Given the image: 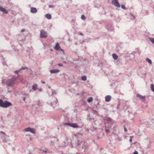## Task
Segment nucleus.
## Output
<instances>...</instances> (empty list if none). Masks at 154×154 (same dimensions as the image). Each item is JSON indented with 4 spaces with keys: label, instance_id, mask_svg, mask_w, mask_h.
<instances>
[{
    "label": "nucleus",
    "instance_id": "nucleus-1",
    "mask_svg": "<svg viewBox=\"0 0 154 154\" xmlns=\"http://www.w3.org/2000/svg\"><path fill=\"white\" fill-rule=\"evenodd\" d=\"M17 77H14L11 79L7 80L6 82V84L9 86H11L14 85L15 83Z\"/></svg>",
    "mask_w": 154,
    "mask_h": 154
},
{
    "label": "nucleus",
    "instance_id": "nucleus-2",
    "mask_svg": "<svg viewBox=\"0 0 154 154\" xmlns=\"http://www.w3.org/2000/svg\"><path fill=\"white\" fill-rule=\"evenodd\" d=\"M12 105L11 103L5 101L3 102L2 99L0 100V106L4 108H7Z\"/></svg>",
    "mask_w": 154,
    "mask_h": 154
},
{
    "label": "nucleus",
    "instance_id": "nucleus-3",
    "mask_svg": "<svg viewBox=\"0 0 154 154\" xmlns=\"http://www.w3.org/2000/svg\"><path fill=\"white\" fill-rule=\"evenodd\" d=\"M47 32L44 30H42L40 31V37L41 38H45L47 36Z\"/></svg>",
    "mask_w": 154,
    "mask_h": 154
},
{
    "label": "nucleus",
    "instance_id": "nucleus-4",
    "mask_svg": "<svg viewBox=\"0 0 154 154\" xmlns=\"http://www.w3.org/2000/svg\"><path fill=\"white\" fill-rule=\"evenodd\" d=\"M112 3L115 7L119 8L120 7V5L118 1V0H112Z\"/></svg>",
    "mask_w": 154,
    "mask_h": 154
},
{
    "label": "nucleus",
    "instance_id": "nucleus-5",
    "mask_svg": "<svg viewBox=\"0 0 154 154\" xmlns=\"http://www.w3.org/2000/svg\"><path fill=\"white\" fill-rule=\"evenodd\" d=\"M23 131L26 132H30L33 134L35 133V131L34 130L31 128H25L23 130Z\"/></svg>",
    "mask_w": 154,
    "mask_h": 154
},
{
    "label": "nucleus",
    "instance_id": "nucleus-6",
    "mask_svg": "<svg viewBox=\"0 0 154 154\" xmlns=\"http://www.w3.org/2000/svg\"><path fill=\"white\" fill-rule=\"evenodd\" d=\"M81 145L82 146V148L84 149L85 150L87 149L88 146L87 145V143L86 142H82L81 143Z\"/></svg>",
    "mask_w": 154,
    "mask_h": 154
},
{
    "label": "nucleus",
    "instance_id": "nucleus-7",
    "mask_svg": "<svg viewBox=\"0 0 154 154\" xmlns=\"http://www.w3.org/2000/svg\"><path fill=\"white\" fill-rule=\"evenodd\" d=\"M37 9L34 7H32L31 8L30 11L32 13H35L37 12Z\"/></svg>",
    "mask_w": 154,
    "mask_h": 154
},
{
    "label": "nucleus",
    "instance_id": "nucleus-8",
    "mask_svg": "<svg viewBox=\"0 0 154 154\" xmlns=\"http://www.w3.org/2000/svg\"><path fill=\"white\" fill-rule=\"evenodd\" d=\"M137 97L140 98L141 100L144 101L145 98V96H142L140 94H137Z\"/></svg>",
    "mask_w": 154,
    "mask_h": 154
},
{
    "label": "nucleus",
    "instance_id": "nucleus-9",
    "mask_svg": "<svg viewBox=\"0 0 154 154\" xmlns=\"http://www.w3.org/2000/svg\"><path fill=\"white\" fill-rule=\"evenodd\" d=\"M51 73L53 74V73H55L59 72V70L58 69H54L52 70H51L50 71Z\"/></svg>",
    "mask_w": 154,
    "mask_h": 154
},
{
    "label": "nucleus",
    "instance_id": "nucleus-10",
    "mask_svg": "<svg viewBox=\"0 0 154 154\" xmlns=\"http://www.w3.org/2000/svg\"><path fill=\"white\" fill-rule=\"evenodd\" d=\"M111 98V97L109 95H107L105 97V101L106 102H109Z\"/></svg>",
    "mask_w": 154,
    "mask_h": 154
},
{
    "label": "nucleus",
    "instance_id": "nucleus-11",
    "mask_svg": "<svg viewBox=\"0 0 154 154\" xmlns=\"http://www.w3.org/2000/svg\"><path fill=\"white\" fill-rule=\"evenodd\" d=\"M60 47L59 43H57L54 48V49L56 50H58L60 49Z\"/></svg>",
    "mask_w": 154,
    "mask_h": 154
},
{
    "label": "nucleus",
    "instance_id": "nucleus-12",
    "mask_svg": "<svg viewBox=\"0 0 154 154\" xmlns=\"http://www.w3.org/2000/svg\"><path fill=\"white\" fill-rule=\"evenodd\" d=\"M56 100L55 102H52L51 103V105L54 108L57 105V100Z\"/></svg>",
    "mask_w": 154,
    "mask_h": 154
},
{
    "label": "nucleus",
    "instance_id": "nucleus-13",
    "mask_svg": "<svg viewBox=\"0 0 154 154\" xmlns=\"http://www.w3.org/2000/svg\"><path fill=\"white\" fill-rule=\"evenodd\" d=\"M0 11L5 13L6 14L7 13V11L5 8L1 7H0Z\"/></svg>",
    "mask_w": 154,
    "mask_h": 154
},
{
    "label": "nucleus",
    "instance_id": "nucleus-14",
    "mask_svg": "<svg viewBox=\"0 0 154 154\" xmlns=\"http://www.w3.org/2000/svg\"><path fill=\"white\" fill-rule=\"evenodd\" d=\"M37 85L36 84H35L32 86V89L34 91L36 90L37 88Z\"/></svg>",
    "mask_w": 154,
    "mask_h": 154
},
{
    "label": "nucleus",
    "instance_id": "nucleus-15",
    "mask_svg": "<svg viewBox=\"0 0 154 154\" xmlns=\"http://www.w3.org/2000/svg\"><path fill=\"white\" fill-rule=\"evenodd\" d=\"M45 17L48 19L49 20L51 18V15L49 14H47L45 15Z\"/></svg>",
    "mask_w": 154,
    "mask_h": 154
},
{
    "label": "nucleus",
    "instance_id": "nucleus-16",
    "mask_svg": "<svg viewBox=\"0 0 154 154\" xmlns=\"http://www.w3.org/2000/svg\"><path fill=\"white\" fill-rule=\"evenodd\" d=\"M112 56L113 58L115 60H116V59H117V58H118V56L115 54H112Z\"/></svg>",
    "mask_w": 154,
    "mask_h": 154
},
{
    "label": "nucleus",
    "instance_id": "nucleus-17",
    "mask_svg": "<svg viewBox=\"0 0 154 154\" xmlns=\"http://www.w3.org/2000/svg\"><path fill=\"white\" fill-rule=\"evenodd\" d=\"M71 127H72L73 128H78V126L76 124H75V123H73V124H71Z\"/></svg>",
    "mask_w": 154,
    "mask_h": 154
},
{
    "label": "nucleus",
    "instance_id": "nucleus-18",
    "mask_svg": "<svg viewBox=\"0 0 154 154\" xmlns=\"http://www.w3.org/2000/svg\"><path fill=\"white\" fill-rule=\"evenodd\" d=\"M18 40L19 41V42L20 44H22L24 42V40L23 39H20V38H18Z\"/></svg>",
    "mask_w": 154,
    "mask_h": 154
},
{
    "label": "nucleus",
    "instance_id": "nucleus-19",
    "mask_svg": "<svg viewBox=\"0 0 154 154\" xmlns=\"http://www.w3.org/2000/svg\"><path fill=\"white\" fill-rule=\"evenodd\" d=\"M146 60L150 64L152 63V62L151 60L148 58H146Z\"/></svg>",
    "mask_w": 154,
    "mask_h": 154
},
{
    "label": "nucleus",
    "instance_id": "nucleus-20",
    "mask_svg": "<svg viewBox=\"0 0 154 154\" xmlns=\"http://www.w3.org/2000/svg\"><path fill=\"white\" fill-rule=\"evenodd\" d=\"M93 100V98L92 97H90L88 99L87 101L88 103H90Z\"/></svg>",
    "mask_w": 154,
    "mask_h": 154
},
{
    "label": "nucleus",
    "instance_id": "nucleus-21",
    "mask_svg": "<svg viewBox=\"0 0 154 154\" xmlns=\"http://www.w3.org/2000/svg\"><path fill=\"white\" fill-rule=\"evenodd\" d=\"M149 40L153 44H154V38H151V37H149Z\"/></svg>",
    "mask_w": 154,
    "mask_h": 154
},
{
    "label": "nucleus",
    "instance_id": "nucleus-22",
    "mask_svg": "<svg viewBox=\"0 0 154 154\" xmlns=\"http://www.w3.org/2000/svg\"><path fill=\"white\" fill-rule=\"evenodd\" d=\"M151 90L154 92V85L153 84H151Z\"/></svg>",
    "mask_w": 154,
    "mask_h": 154
},
{
    "label": "nucleus",
    "instance_id": "nucleus-23",
    "mask_svg": "<svg viewBox=\"0 0 154 154\" xmlns=\"http://www.w3.org/2000/svg\"><path fill=\"white\" fill-rule=\"evenodd\" d=\"M81 79L82 80L85 81L87 79L86 76H83L82 77Z\"/></svg>",
    "mask_w": 154,
    "mask_h": 154
},
{
    "label": "nucleus",
    "instance_id": "nucleus-24",
    "mask_svg": "<svg viewBox=\"0 0 154 154\" xmlns=\"http://www.w3.org/2000/svg\"><path fill=\"white\" fill-rule=\"evenodd\" d=\"M27 68L26 67H21L19 69V71H21L23 70H24L26 69H27Z\"/></svg>",
    "mask_w": 154,
    "mask_h": 154
},
{
    "label": "nucleus",
    "instance_id": "nucleus-25",
    "mask_svg": "<svg viewBox=\"0 0 154 154\" xmlns=\"http://www.w3.org/2000/svg\"><path fill=\"white\" fill-rule=\"evenodd\" d=\"M122 8L124 10H127V9L125 7V5H122L121 6Z\"/></svg>",
    "mask_w": 154,
    "mask_h": 154
},
{
    "label": "nucleus",
    "instance_id": "nucleus-26",
    "mask_svg": "<svg viewBox=\"0 0 154 154\" xmlns=\"http://www.w3.org/2000/svg\"><path fill=\"white\" fill-rule=\"evenodd\" d=\"M65 125H68L69 127H71V124L69 123H67L64 124Z\"/></svg>",
    "mask_w": 154,
    "mask_h": 154
},
{
    "label": "nucleus",
    "instance_id": "nucleus-27",
    "mask_svg": "<svg viewBox=\"0 0 154 154\" xmlns=\"http://www.w3.org/2000/svg\"><path fill=\"white\" fill-rule=\"evenodd\" d=\"M81 19L83 20H85V17L84 15H82L81 17Z\"/></svg>",
    "mask_w": 154,
    "mask_h": 154
},
{
    "label": "nucleus",
    "instance_id": "nucleus-28",
    "mask_svg": "<svg viewBox=\"0 0 154 154\" xmlns=\"http://www.w3.org/2000/svg\"><path fill=\"white\" fill-rule=\"evenodd\" d=\"M111 126H112V124H109V125H108V126L107 127L106 126V128L107 127L108 128H109L111 127Z\"/></svg>",
    "mask_w": 154,
    "mask_h": 154
},
{
    "label": "nucleus",
    "instance_id": "nucleus-29",
    "mask_svg": "<svg viewBox=\"0 0 154 154\" xmlns=\"http://www.w3.org/2000/svg\"><path fill=\"white\" fill-rule=\"evenodd\" d=\"M133 137L132 136H131L130 137V139L129 140V141L131 142H132V138H133Z\"/></svg>",
    "mask_w": 154,
    "mask_h": 154
},
{
    "label": "nucleus",
    "instance_id": "nucleus-30",
    "mask_svg": "<svg viewBox=\"0 0 154 154\" xmlns=\"http://www.w3.org/2000/svg\"><path fill=\"white\" fill-rule=\"evenodd\" d=\"M109 131V129L106 128L105 130V131L106 133H108Z\"/></svg>",
    "mask_w": 154,
    "mask_h": 154
},
{
    "label": "nucleus",
    "instance_id": "nucleus-31",
    "mask_svg": "<svg viewBox=\"0 0 154 154\" xmlns=\"http://www.w3.org/2000/svg\"><path fill=\"white\" fill-rule=\"evenodd\" d=\"M130 15L131 16H132L133 17V19H134L135 18V16H134V15H132L131 14H130Z\"/></svg>",
    "mask_w": 154,
    "mask_h": 154
},
{
    "label": "nucleus",
    "instance_id": "nucleus-32",
    "mask_svg": "<svg viewBox=\"0 0 154 154\" xmlns=\"http://www.w3.org/2000/svg\"><path fill=\"white\" fill-rule=\"evenodd\" d=\"M133 154H138V153L137 151H135V152H134Z\"/></svg>",
    "mask_w": 154,
    "mask_h": 154
},
{
    "label": "nucleus",
    "instance_id": "nucleus-33",
    "mask_svg": "<svg viewBox=\"0 0 154 154\" xmlns=\"http://www.w3.org/2000/svg\"><path fill=\"white\" fill-rule=\"evenodd\" d=\"M19 71H19V70H16V71H15V73H18V72H19Z\"/></svg>",
    "mask_w": 154,
    "mask_h": 154
},
{
    "label": "nucleus",
    "instance_id": "nucleus-34",
    "mask_svg": "<svg viewBox=\"0 0 154 154\" xmlns=\"http://www.w3.org/2000/svg\"><path fill=\"white\" fill-rule=\"evenodd\" d=\"M25 31V29H22L21 30V32H24Z\"/></svg>",
    "mask_w": 154,
    "mask_h": 154
},
{
    "label": "nucleus",
    "instance_id": "nucleus-35",
    "mask_svg": "<svg viewBox=\"0 0 154 154\" xmlns=\"http://www.w3.org/2000/svg\"><path fill=\"white\" fill-rule=\"evenodd\" d=\"M52 93L53 95H54V93L55 94V92L53 91H52Z\"/></svg>",
    "mask_w": 154,
    "mask_h": 154
},
{
    "label": "nucleus",
    "instance_id": "nucleus-36",
    "mask_svg": "<svg viewBox=\"0 0 154 154\" xmlns=\"http://www.w3.org/2000/svg\"><path fill=\"white\" fill-rule=\"evenodd\" d=\"M38 90L40 91L41 92L42 91V89L41 88L38 89Z\"/></svg>",
    "mask_w": 154,
    "mask_h": 154
},
{
    "label": "nucleus",
    "instance_id": "nucleus-37",
    "mask_svg": "<svg viewBox=\"0 0 154 154\" xmlns=\"http://www.w3.org/2000/svg\"><path fill=\"white\" fill-rule=\"evenodd\" d=\"M124 130H125V132H127V129L126 128H124Z\"/></svg>",
    "mask_w": 154,
    "mask_h": 154
},
{
    "label": "nucleus",
    "instance_id": "nucleus-38",
    "mask_svg": "<svg viewBox=\"0 0 154 154\" xmlns=\"http://www.w3.org/2000/svg\"><path fill=\"white\" fill-rule=\"evenodd\" d=\"M41 82L43 83V84H45V82H44V81H41Z\"/></svg>",
    "mask_w": 154,
    "mask_h": 154
},
{
    "label": "nucleus",
    "instance_id": "nucleus-39",
    "mask_svg": "<svg viewBox=\"0 0 154 154\" xmlns=\"http://www.w3.org/2000/svg\"><path fill=\"white\" fill-rule=\"evenodd\" d=\"M60 50L61 51H62L63 52H64V50L63 49H60Z\"/></svg>",
    "mask_w": 154,
    "mask_h": 154
},
{
    "label": "nucleus",
    "instance_id": "nucleus-40",
    "mask_svg": "<svg viewBox=\"0 0 154 154\" xmlns=\"http://www.w3.org/2000/svg\"><path fill=\"white\" fill-rule=\"evenodd\" d=\"M26 98L25 97H24L23 98V100L24 101H25V100Z\"/></svg>",
    "mask_w": 154,
    "mask_h": 154
},
{
    "label": "nucleus",
    "instance_id": "nucleus-41",
    "mask_svg": "<svg viewBox=\"0 0 154 154\" xmlns=\"http://www.w3.org/2000/svg\"><path fill=\"white\" fill-rule=\"evenodd\" d=\"M1 133H3V134H5V132H3V131H1Z\"/></svg>",
    "mask_w": 154,
    "mask_h": 154
},
{
    "label": "nucleus",
    "instance_id": "nucleus-42",
    "mask_svg": "<svg viewBox=\"0 0 154 154\" xmlns=\"http://www.w3.org/2000/svg\"><path fill=\"white\" fill-rule=\"evenodd\" d=\"M58 66H62V65L61 64H58Z\"/></svg>",
    "mask_w": 154,
    "mask_h": 154
},
{
    "label": "nucleus",
    "instance_id": "nucleus-43",
    "mask_svg": "<svg viewBox=\"0 0 154 154\" xmlns=\"http://www.w3.org/2000/svg\"><path fill=\"white\" fill-rule=\"evenodd\" d=\"M43 152H44V153H46V151H45L44 150H43Z\"/></svg>",
    "mask_w": 154,
    "mask_h": 154
},
{
    "label": "nucleus",
    "instance_id": "nucleus-44",
    "mask_svg": "<svg viewBox=\"0 0 154 154\" xmlns=\"http://www.w3.org/2000/svg\"><path fill=\"white\" fill-rule=\"evenodd\" d=\"M107 120H109V121H110L111 120V119L110 118H108V119Z\"/></svg>",
    "mask_w": 154,
    "mask_h": 154
},
{
    "label": "nucleus",
    "instance_id": "nucleus-45",
    "mask_svg": "<svg viewBox=\"0 0 154 154\" xmlns=\"http://www.w3.org/2000/svg\"><path fill=\"white\" fill-rule=\"evenodd\" d=\"M80 35H83V34L82 33H80Z\"/></svg>",
    "mask_w": 154,
    "mask_h": 154
},
{
    "label": "nucleus",
    "instance_id": "nucleus-46",
    "mask_svg": "<svg viewBox=\"0 0 154 154\" xmlns=\"http://www.w3.org/2000/svg\"><path fill=\"white\" fill-rule=\"evenodd\" d=\"M49 8H51V7H52V5H49Z\"/></svg>",
    "mask_w": 154,
    "mask_h": 154
},
{
    "label": "nucleus",
    "instance_id": "nucleus-47",
    "mask_svg": "<svg viewBox=\"0 0 154 154\" xmlns=\"http://www.w3.org/2000/svg\"><path fill=\"white\" fill-rule=\"evenodd\" d=\"M86 131H89V130H88V129H87L86 130Z\"/></svg>",
    "mask_w": 154,
    "mask_h": 154
},
{
    "label": "nucleus",
    "instance_id": "nucleus-48",
    "mask_svg": "<svg viewBox=\"0 0 154 154\" xmlns=\"http://www.w3.org/2000/svg\"><path fill=\"white\" fill-rule=\"evenodd\" d=\"M35 106V105H33V104H32V106Z\"/></svg>",
    "mask_w": 154,
    "mask_h": 154
},
{
    "label": "nucleus",
    "instance_id": "nucleus-49",
    "mask_svg": "<svg viewBox=\"0 0 154 154\" xmlns=\"http://www.w3.org/2000/svg\"><path fill=\"white\" fill-rule=\"evenodd\" d=\"M38 105L40 106V105L38 104Z\"/></svg>",
    "mask_w": 154,
    "mask_h": 154
}]
</instances>
